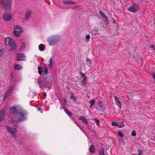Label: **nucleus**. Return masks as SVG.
<instances>
[{
    "label": "nucleus",
    "mask_w": 155,
    "mask_h": 155,
    "mask_svg": "<svg viewBox=\"0 0 155 155\" xmlns=\"http://www.w3.org/2000/svg\"><path fill=\"white\" fill-rule=\"evenodd\" d=\"M38 73L40 74H41L42 73H44L43 74V77L44 79H46V77L47 76L48 73V70L44 67H42L39 66L38 67Z\"/></svg>",
    "instance_id": "obj_4"
},
{
    "label": "nucleus",
    "mask_w": 155,
    "mask_h": 155,
    "mask_svg": "<svg viewBox=\"0 0 155 155\" xmlns=\"http://www.w3.org/2000/svg\"><path fill=\"white\" fill-rule=\"evenodd\" d=\"M44 97H46V94L45 93H44Z\"/></svg>",
    "instance_id": "obj_44"
},
{
    "label": "nucleus",
    "mask_w": 155,
    "mask_h": 155,
    "mask_svg": "<svg viewBox=\"0 0 155 155\" xmlns=\"http://www.w3.org/2000/svg\"><path fill=\"white\" fill-rule=\"evenodd\" d=\"M5 110L2 109L0 111V122H2L5 117Z\"/></svg>",
    "instance_id": "obj_11"
},
{
    "label": "nucleus",
    "mask_w": 155,
    "mask_h": 155,
    "mask_svg": "<svg viewBox=\"0 0 155 155\" xmlns=\"http://www.w3.org/2000/svg\"><path fill=\"white\" fill-rule=\"evenodd\" d=\"M118 134L120 137H122L123 136V133L121 131H119Z\"/></svg>",
    "instance_id": "obj_33"
},
{
    "label": "nucleus",
    "mask_w": 155,
    "mask_h": 155,
    "mask_svg": "<svg viewBox=\"0 0 155 155\" xmlns=\"http://www.w3.org/2000/svg\"><path fill=\"white\" fill-rule=\"evenodd\" d=\"M112 125L113 126H117V125H118V124H117L116 122H112Z\"/></svg>",
    "instance_id": "obj_37"
},
{
    "label": "nucleus",
    "mask_w": 155,
    "mask_h": 155,
    "mask_svg": "<svg viewBox=\"0 0 155 155\" xmlns=\"http://www.w3.org/2000/svg\"><path fill=\"white\" fill-rule=\"evenodd\" d=\"M11 122L13 123L15 127H17L18 126V124L17 121L15 120L12 119Z\"/></svg>",
    "instance_id": "obj_24"
},
{
    "label": "nucleus",
    "mask_w": 155,
    "mask_h": 155,
    "mask_svg": "<svg viewBox=\"0 0 155 155\" xmlns=\"http://www.w3.org/2000/svg\"><path fill=\"white\" fill-rule=\"evenodd\" d=\"M151 48H152L154 50H155V48L154 47V46L153 45H152L151 46Z\"/></svg>",
    "instance_id": "obj_42"
},
{
    "label": "nucleus",
    "mask_w": 155,
    "mask_h": 155,
    "mask_svg": "<svg viewBox=\"0 0 155 155\" xmlns=\"http://www.w3.org/2000/svg\"><path fill=\"white\" fill-rule=\"evenodd\" d=\"M99 155H105L104 154V149L102 147L100 151L99 152Z\"/></svg>",
    "instance_id": "obj_25"
},
{
    "label": "nucleus",
    "mask_w": 155,
    "mask_h": 155,
    "mask_svg": "<svg viewBox=\"0 0 155 155\" xmlns=\"http://www.w3.org/2000/svg\"><path fill=\"white\" fill-rule=\"evenodd\" d=\"M42 107L41 106L40 107H38L37 108L38 110V111H40L41 113L42 112V110L43 111V109H42Z\"/></svg>",
    "instance_id": "obj_32"
},
{
    "label": "nucleus",
    "mask_w": 155,
    "mask_h": 155,
    "mask_svg": "<svg viewBox=\"0 0 155 155\" xmlns=\"http://www.w3.org/2000/svg\"><path fill=\"white\" fill-rule=\"evenodd\" d=\"M98 105L100 106H102V103H101V101H99V102H98Z\"/></svg>",
    "instance_id": "obj_38"
},
{
    "label": "nucleus",
    "mask_w": 155,
    "mask_h": 155,
    "mask_svg": "<svg viewBox=\"0 0 155 155\" xmlns=\"http://www.w3.org/2000/svg\"><path fill=\"white\" fill-rule=\"evenodd\" d=\"M114 98L116 104L117 106L119 107L120 109H121V102L116 96H114Z\"/></svg>",
    "instance_id": "obj_13"
},
{
    "label": "nucleus",
    "mask_w": 155,
    "mask_h": 155,
    "mask_svg": "<svg viewBox=\"0 0 155 155\" xmlns=\"http://www.w3.org/2000/svg\"><path fill=\"white\" fill-rule=\"evenodd\" d=\"M138 152L139 153L138 154V155H141L142 151L140 150H138Z\"/></svg>",
    "instance_id": "obj_40"
},
{
    "label": "nucleus",
    "mask_w": 155,
    "mask_h": 155,
    "mask_svg": "<svg viewBox=\"0 0 155 155\" xmlns=\"http://www.w3.org/2000/svg\"><path fill=\"white\" fill-rule=\"evenodd\" d=\"M14 88V87L13 86L9 88L7 92L5 94L3 98L4 100H5L8 98V97L10 95L12 91L13 90Z\"/></svg>",
    "instance_id": "obj_9"
},
{
    "label": "nucleus",
    "mask_w": 155,
    "mask_h": 155,
    "mask_svg": "<svg viewBox=\"0 0 155 155\" xmlns=\"http://www.w3.org/2000/svg\"><path fill=\"white\" fill-rule=\"evenodd\" d=\"M95 102V101L94 99H92L90 101V103L91 105V107H92V106H93Z\"/></svg>",
    "instance_id": "obj_26"
},
{
    "label": "nucleus",
    "mask_w": 155,
    "mask_h": 155,
    "mask_svg": "<svg viewBox=\"0 0 155 155\" xmlns=\"http://www.w3.org/2000/svg\"><path fill=\"white\" fill-rule=\"evenodd\" d=\"M22 28L19 26H17L14 29V35L16 36H19L22 33Z\"/></svg>",
    "instance_id": "obj_5"
},
{
    "label": "nucleus",
    "mask_w": 155,
    "mask_h": 155,
    "mask_svg": "<svg viewBox=\"0 0 155 155\" xmlns=\"http://www.w3.org/2000/svg\"><path fill=\"white\" fill-rule=\"evenodd\" d=\"M81 76L82 77L83 79H84V77H86L85 76L84 74H81Z\"/></svg>",
    "instance_id": "obj_41"
},
{
    "label": "nucleus",
    "mask_w": 155,
    "mask_h": 155,
    "mask_svg": "<svg viewBox=\"0 0 155 155\" xmlns=\"http://www.w3.org/2000/svg\"><path fill=\"white\" fill-rule=\"evenodd\" d=\"M136 132L135 130H133L132 132L131 135L133 136H135L136 135Z\"/></svg>",
    "instance_id": "obj_34"
},
{
    "label": "nucleus",
    "mask_w": 155,
    "mask_h": 155,
    "mask_svg": "<svg viewBox=\"0 0 155 155\" xmlns=\"http://www.w3.org/2000/svg\"><path fill=\"white\" fill-rule=\"evenodd\" d=\"M25 58V56L24 54H18L17 56V59L18 61L24 60Z\"/></svg>",
    "instance_id": "obj_14"
},
{
    "label": "nucleus",
    "mask_w": 155,
    "mask_h": 155,
    "mask_svg": "<svg viewBox=\"0 0 155 155\" xmlns=\"http://www.w3.org/2000/svg\"><path fill=\"white\" fill-rule=\"evenodd\" d=\"M80 120H81L85 124H87L88 123L87 120L83 116H81L79 118Z\"/></svg>",
    "instance_id": "obj_19"
},
{
    "label": "nucleus",
    "mask_w": 155,
    "mask_h": 155,
    "mask_svg": "<svg viewBox=\"0 0 155 155\" xmlns=\"http://www.w3.org/2000/svg\"><path fill=\"white\" fill-rule=\"evenodd\" d=\"M6 128L7 130L11 133L13 136L15 135L17 131V130L15 128H14V130H13L10 126H7Z\"/></svg>",
    "instance_id": "obj_12"
},
{
    "label": "nucleus",
    "mask_w": 155,
    "mask_h": 155,
    "mask_svg": "<svg viewBox=\"0 0 155 155\" xmlns=\"http://www.w3.org/2000/svg\"><path fill=\"white\" fill-rule=\"evenodd\" d=\"M154 139H155V136L154 137Z\"/></svg>",
    "instance_id": "obj_45"
},
{
    "label": "nucleus",
    "mask_w": 155,
    "mask_h": 155,
    "mask_svg": "<svg viewBox=\"0 0 155 155\" xmlns=\"http://www.w3.org/2000/svg\"><path fill=\"white\" fill-rule=\"evenodd\" d=\"M124 126V124H123L122 123H120L118 124V125H117V127L119 128L123 127Z\"/></svg>",
    "instance_id": "obj_30"
},
{
    "label": "nucleus",
    "mask_w": 155,
    "mask_h": 155,
    "mask_svg": "<svg viewBox=\"0 0 155 155\" xmlns=\"http://www.w3.org/2000/svg\"><path fill=\"white\" fill-rule=\"evenodd\" d=\"M65 113L68 115L69 116H71V113L68 112V111L67 110H66L65 111Z\"/></svg>",
    "instance_id": "obj_35"
},
{
    "label": "nucleus",
    "mask_w": 155,
    "mask_h": 155,
    "mask_svg": "<svg viewBox=\"0 0 155 155\" xmlns=\"http://www.w3.org/2000/svg\"><path fill=\"white\" fill-rule=\"evenodd\" d=\"M50 60L49 61V66H50L51 68H52V58H50Z\"/></svg>",
    "instance_id": "obj_31"
},
{
    "label": "nucleus",
    "mask_w": 155,
    "mask_h": 155,
    "mask_svg": "<svg viewBox=\"0 0 155 155\" xmlns=\"http://www.w3.org/2000/svg\"><path fill=\"white\" fill-rule=\"evenodd\" d=\"M47 103H46L45 102H44V104L43 105V106H45L46 105V104Z\"/></svg>",
    "instance_id": "obj_43"
},
{
    "label": "nucleus",
    "mask_w": 155,
    "mask_h": 155,
    "mask_svg": "<svg viewBox=\"0 0 155 155\" xmlns=\"http://www.w3.org/2000/svg\"><path fill=\"white\" fill-rule=\"evenodd\" d=\"M45 48V45L43 44H40L38 46L39 49L41 51H43Z\"/></svg>",
    "instance_id": "obj_21"
},
{
    "label": "nucleus",
    "mask_w": 155,
    "mask_h": 155,
    "mask_svg": "<svg viewBox=\"0 0 155 155\" xmlns=\"http://www.w3.org/2000/svg\"><path fill=\"white\" fill-rule=\"evenodd\" d=\"M11 2L10 0H0V5H2V8L6 12L11 9Z\"/></svg>",
    "instance_id": "obj_3"
},
{
    "label": "nucleus",
    "mask_w": 155,
    "mask_h": 155,
    "mask_svg": "<svg viewBox=\"0 0 155 155\" xmlns=\"http://www.w3.org/2000/svg\"><path fill=\"white\" fill-rule=\"evenodd\" d=\"M22 69V67L21 65L17 64H14V69L19 71L21 70Z\"/></svg>",
    "instance_id": "obj_17"
},
{
    "label": "nucleus",
    "mask_w": 155,
    "mask_h": 155,
    "mask_svg": "<svg viewBox=\"0 0 155 155\" xmlns=\"http://www.w3.org/2000/svg\"><path fill=\"white\" fill-rule=\"evenodd\" d=\"M90 38V36L89 35H87L86 36L85 41L86 42H88Z\"/></svg>",
    "instance_id": "obj_28"
},
{
    "label": "nucleus",
    "mask_w": 155,
    "mask_h": 155,
    "mask_svg": "<svg viewBox=\"0 0 155 155\" xmlns=\"http://www.w3.org/2000/svg\"><path fill=\"white\" fill-rule=\"evenodd\" d=\"M95 120L96 121V123H97V125H98V124L100 122V121L99 120H97V119H95Z\"/></svg>",
    "instance_id": "obj_39"
},
{
    "label": "nucleus",
    "mask_w": 155,
    "mask_h": 155,
    "mask_svg": "<svg viewBox=\"0 0 155 155\" xmlns=\"http://www.w3.org/2000/svg\"><path fill=\"white\" fill-rule=\"evenodd\" d=\"M31 12L30 10H28L25 12V16L26 19H28L31 14Z\"/></svg>",
    "instance_id": "obj_18"
},
{
    "label": "nucleus",
    "mask_w": 155,
    "mask_h": 155,
    "mask_svg": "<svg viewBox=\"0 0 155 155\" xmlns=\"http://www.w3.org/2000/svg\"><path fill=\"white\" fill-rule=\"evenodd\" d=\"M70 97L71 99H72L74 101H76L77 100V98L74 97L73 94L71 95Z\"/></svg>",
    "instance_id": "obj_29"
},
{
    "label": "nucleus",
    "mask_w": 155,
    "mask_h": 155,
    "mask_svg": "<svg viewBox=\"0 0 155 155\" xmlns=\"http://www.w3.org/2000/svg\"><path fill=\"white\" fill-rule=\"evenodd\" d=\"M139 10V6L138 5L134 4L131 6L129 7L128 9L127 10L129 11L135 13Z\"/></svg>",
    "instance_id": "obj_7"
},
{
    "label": "nucleus",
    "mask_w": 155,
    "mask_h": 155,
    "mask_svg": "<svg viewBox=\"0 0 155 155\" xmlns=\"http://www.w3.org/2000/svg\"><path fill=\"white\" fill-rule=\"evenodd\" d=\"M18 112L15 118L18 122H21L27 119L28 113L26 110L22 107L18 108Z\"/></svg>",
    "instance_id": "obj_1"
},
{
    "label": "nucleus",
    "mask_w": 155,
    "mask_h": 155,
    "mask_svg": "<svg viewBox=\"0 0 155 155\" xmlns=\"http://www.w3.org/2000/svg\"><path fill=\"white\" fill-rule=\"evenodd\" d=\"M21 107L18 106H16L15 107L12 106L11 107L9 110L10 113L13 114H15V113L16 112L17 114L18 112V108H20Z\"/></svg>",
    "instance_id": "obj_8"
},
{
    "label": "nucleus",
    "mask_w": 155,
    "mask_h": 155,
    "mask_svg": "<svg viewBox=\"0 0 155 155\" xmlns=\"http://www.w3.org/2000/svg\"><path fill=\"white\" fill-rule=\"evenodd\" d=\"M89 151L92 153H94L95 152V148L94 145H92L91 146L89 149Z\"/></svg>",
    "instance_id": "obj_23"
},
{
    "label": "nucleus",
    "mask_w": 155,
    "mask_h": 155,
    "mask_svg": "<svg viewBox=\"0 0 155 155\" xmlns=\"http://www.w3.org/2000/svg\"><path fill=\"white\" fill-rule=\"evenodd\" d=\"M83 79V80L81 81V83L83 85L85 86L87 81V77H84V79Z\"/></svg>",
    "instance_id": "obj_22"
},
{
    "label": "nucleus",
    "mask_w": 155,
    "mask_h": 155,
    "mask_svg": "<svg viewBox=\"0 0 155 155\" xmlns=\"http://www.w3.org/2000/svg\"><path fill=\"white\" fill-rule=\"evenodd\" d=\"M99 13L101 16L102 17L104 21L107 22H108L107 18L106 16L104 15V13L101 11L99 12Z\"/></svg>",
    "instance_id": "obj_16"
},
{
    "label": "nucleus",
    "mask_w": 155,
    "mask_h": 155,
    "mask_svg": "<svg viewBox=\"0 0 155 155\" xmlns=\"http://www.w3.org/2000/svg\"><path fill=\"white\" fill-rule=\"evenodd\" d=\"M5 45L9 47L10 50H15L17 47L15 41L12 38L9 37H6L5 39Z\"/></svg>",
    "instance_id": "obj_2"
},
{
    "label": "nucleus",
    "mask_w": 155,
    "mask_h": 155,
    "mask_svg": "<svg viewBox=\"0 0 155 155\" xmlns=\"http://www.w3.org/2000/svg\"><path fill=\"white\" fill-rule=\"evenodd\" d=\"M4 53L2 49L0 50V57Z\"/></svg>",
    "instance_id": "obj_36"
},
{
    "label": "nucleus",
    "mask_w": 155,
    "mask_h": 155,
    "mask_svg": "<svg viewBox=\"0 0 155 155\" xmlns=\"http://www.w3.org/2000/svg\"><path fill=\"white\" fill-rule=\"evenodd\" d=\"M3 18L6 21H9L12 18V15L9 13H5L3 15Z\"/></svg>",
    "instance_id": "obj_10"
},
{
    "label": "nucleus",
    "mask_w": 155,
    "mask_h": 155,
    "mask_svg": "<svg viewBox=\"0 0 155 155\" xmlns=\"http://www.w3.org/2000/svg\"><path fill=\"white\" fill-rule=\"evenodd\" d=\"M63 2L64 4L65 5H74L75 4V2L71 0H64Z\"/></svg>",
    "instance_id": "obj_15"
},
{
    "label": "nucleus",
    "mask_w": 155,
    "mask_h": 155,
    "mask_svg": "<svg viewBox=\"0 0 155 155\" xmlns=\"http://www.w3.org/2000/svg\"><path fill=\"white\" fill-rule=\"evenodd\" d=\"M20 49L21 50L23 49L25 47V45L23 43H22L20 44Z\"/></svg>",
    "instance_id": "obj_27"
},
{
    "label": "nucleus",
    "mask_w": 155,
    "mask_h": 155,
    "mask_svg": "<svg viewBox=\"0 0 155 155\" xmlns=\"http://www.w3.org/2000/svg\"><path fill=\"white\" fill-rule=\"evenodd\" d=\"M86 61L87 66L89 68H90L91 64V60L89 58H87L86 59Z\"/></svg>",
    "instance_id": "obj_20"
},
{
    "label": "nucleus",
    "mask_w": 155,
    "mask_h": 155,
    "mask_svg": "<svg viewBox=\"0 0 155 155\" xmlns=\"http://www.w3.org/2000/svg\"><path fill=\"white\" fill-rule=\"evenodd\" d=\"M60 37L58 36L51 37L50 39L49 45L51 46L54 45L60 40Z\"/></svg>",
    "instance_id": "obj_6"
}]
</instances>
